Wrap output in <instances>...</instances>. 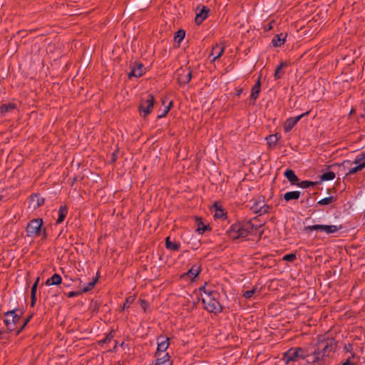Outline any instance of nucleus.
<instances>
[{"instance_id":"nucleus-43","label":"nucleus","mask_w":365,"mask_h":365,"mask_svg":"<svg viewBox=\"0 0 365 365\" xmlns=\"http://www.w3.org/2000/svg\"><path fill=\"white\" fill-rule=\"evenodd\" d=\"M141 307L145 310L146 309V307H147V304L146 303L144 302V301H141Z\"/></svg>"},{"instance_id":"nucleus-32","label":"nucleus","mask_w":365,"mask_h":365,"mask_svg":"<svg viewBox=\"0 0 365 365\" xmlns=\"http://www.w3.org/2000/svg\"><path fill=\"white\" fill-rule=\"evenodd\" d=\"M12 110H14V106L10 103L4 104L1 107V113L4 114Z\"/></svg>"},{"instance_id":"nucleus-3","label":"nucleus","mask_w":365,"mask_h":365,"mask_svg":"<svg viewBox=\"0 0 365 365\" xmlns=\"http://www.w3.org/2000/svg\"><path fill=\"white\" fill-rule=\"evenodd\" d=\"M218 294L215 292H204L202 295V301L204 308L212 313H220L222 310V306L217 300Z\"/></svg>"},{"instance_id":"nucleus-25","label":"nucleus","mask_w":365,"mask_h":365,"mask_svg":"<svg viewBox=\"0 0 365 365\" xmlns=\"http://www.w3.org/2000/svg\"><path fill=\"white\" fill-rule=\"evenodd\" d=\"M280 136L277 134L270 135L266 138V140L269 146L274 147L277 145Z\"/></svg>"},{"instance_id":"nucleus-46","label":"nucleus","mask_w":365,"mask_h":365,"mask_svg":"<svg viewBox=\"0 0 365 365\" xmlns=\"http://www.w3.org/2000/svg\"><path fill=\"white\" fill-rule=\"evenodd\" d=\"M350 163V161H349V160L344 161V162H343V165H344V164H346V163Z\"/></svg>"},{"instance_id":"nucleus-44","label":"nucleus","mask_w":365,"mask_h":365,"mask_svg":"<svg viewBox=\"0 0 365 365\" xmlns=\"http://www.w3.org/2000/svg\"><path fill=\"white\" fill-rule=\"evenodd\" d=\"M68 296H69V297H73V296H75V293H74V292H70V293L68 294Z\"/></svg>"},{"instance_id":"nucleus-19","label":"nucleus","mask_w":365,"mask_h":365,"mask_svg":"<svg viewBox=\"0 0 365 365\" xmlns=\"http://www.w3.org/2000/svg\"><path fill=\"white\" fill-rule=\"evenodd\" d=\"M166 248L172 251H178L180 249V243L175 240L171 241L170 237L165 240Z\"/></svg>"},{"instance_id":"nucleus-37","label":"nucleus","mask_w":365,"mask_h":365,"mask_svg":"<svg viewBox=\"0 0 365 365\" xmlns=\"http://www.w3.org/2000/svg\"><path fill=\"white\" fill-rule=\"evenodd\" d=\"M314 183L312 182L305 180V181H302L299 184H298V186L302 188H307V187H310L311 185H312Z\"/></svg>"},{"instance_id":"nucleus-5","label":"nucleus","mask_w":365,"mask_h":365,"mask_svg":"<svg viewBox=\"0 0 365 365\" xmlns=\"http://www.w3.org/2000/svg\"><path fill=\"white\" fill-rule=\"evenodd\" d=\"M308 356L309 354L301 348L291 349L284 354L283 360L287 364L291 361H296L302 365V361Z\"/></svg>"},{"instance_id":"nucleus-12","label":"nucleus","mask_w":365,"mask_h":365,"mask_svg":"<svg viewBox=\"0 0 365 365\" xmlns=\"http://www.w3.org/2000/svg\"><path fill=\"white\" fill-rule=\"evenodd\" d=\"M145 73V68L141 63H137L133 67L131 71L129 73V77L139 78Z\"/></svg>"},{"instance_id":"nucleus-20","label":"nucleus","mask_w":365,"mask_h":365,"mask_svg":"<svg viewBox=\"0 0 365 365\" xmlns=\"http://www.w3.org/2000/svg\"><path fill=\"white\" fill-rule=\"evenodd\" d=\"M284 175L287 178V180L290 182L291 184L295 185L298 181V178L295 175L294 172L292 170H287L284 172Z\"/></svg>"},{"instance_id":"nucleus-17","label":"nucleus","mask_w":365,"mask_h":365,"mask_svg":"<svg viewBox=\"0 0 365 365\" xmlns=\"http://www.w3.org/2000/svg\"><path fill=\"white\" fill-rule=\"evenodd\" d=\"M61 282V277L58 274L56 273L46 281V284L47 286L58 285Z\"/></svg>"},{"instance_id":"nucleus-22","label":"nucleus","mask_w":365,"mask_h":365,"mask_svg":"<svg viewBox=\"0 0 365 365\" xmlns=\"http://www.w3.org/2000/svg\"><path fill=\"white\" fill-rule=\"evenodd\" d=\"M44 202V200L42 197H38V195H34L31 197L30 200V206L34 208L36 207H39L43 205Z\"/></svg>"},{"instance_id":"nucleus-18","label":"nucleus","mask_w":365,"mask_h":365,"mask_svg":"<svg viewBox=\"0 0 365 365\" xmlns=\"http://www.w3.org/2000/svg\"><path fill=\"white\" fill-rule=\"evenodd\" d=\"M224 46L220 44H216L213 48L211 56H213L212 61L221 56L224 51Z\"/></svg>"},{"instance_id":"nucleus-9","label":"nucleus","mask_w":365,"mask_h":365,"mask_svg":"<svg viewBox=\"0 0 365 365\" xmlns=\"http://www.w3.org/2000/svg\"><path fill=\"white\" fill-rule=\"evenodd\" d=\"M177 76L180 84H186L190 81L192 73L189 68H180L177 71Z\"/></svg>"},{"instance_id":"nucleus-42","label":"nucleus","mask_w":365,"mask_h":365,"mask_svg":"<svg viewBox=\"0 0 365 365\" xmlns=\"http://www.w3.org/2000/svg\"><path fill=\"white\" fill-rule=\"evenodd\" d=\"M342 365H354V364L351 362L350 360H347Z\"/></svg>"},{"instance_id":"nucleus-40","label":"nucleus","mask_w":365,"mask_h":365,"mask_svg":"<svg viewBox=\"0 0 365 365\" xmlns=\"http://www.w3.org/2000/svg\"><path fill=\"white\" fill-rule=\"evenodd\" d=\"M207 230V226L206 225H202V226H200L198 227V228L197 229V232L200 235L204 233L206 230Z\"/></svg>"},{"instance_id":"nucleus-41","label":"nucleus","mask_w":365,"mask_h":365,"mask_svg":"<svg viewBox=\"0 0 365 365\" xmlns=\"http://www.w3.org/2000/svg\"><path fill=\"white\" fill-rule=\"evenodd\" d=\"M38 280H39V278L38 277L36 279L35 283L33 284L32 288H31V294H32L33 298L34 297V295H35V293H36V288H37V284L38 283Z\"/></svg>"},{"instance_id":"nucleus-21","label":"nucleus","mask_w":365,"mask_h":365,"mask_svg":"<svg viewBox=\"0 0 365 365\" xmlns=\"http://www.w3.org/2000/svg\"><path fill=\"white\" fill-rule=\"evenodd\" d=\"M301 192L299 191H291L284 193V199L286 201L296 200L300 197Z\"/></svg>"},{"instance_id":"nucleus-31","label":"nucleus","mask_w":365,"mask_h":365,"mask_svg":"<svg viewBox=\"0 0 365 365\" xmlns=\"http://www.w3.org/2000/svg\"><path fill=\"white\" fill-rule=\"evenodd\" d=\"M185 33L183 30H179L175 36V40L180 43L185 38Z\"/></svg>"},{"instance_id":"nucleus-7","label":"nucleus","mask_w":365,"mask_h":365,"mask_svg":"<svg viewBox=\"0 0 365 365\" xmlns=\"http://www.w3.org/2000/svg\"><path fill=\"white\" fill-rule=\"evenodd\" d=\"M154 104V98L153 96L149 95L146 99H144L142 101L139 110L140 113V115L143 116H146L153 110Z\"/></svg>"},{"instance_id":"nucleus-39","label":"nucleus","mask_w":365,"mask_h":365,"mask_svg":"<svg viewBox=\"0 0 365 365\" xmlns=\"http://www.w3.org/2000/svg\"><path fill=\"white\" fill-rule=\"evenodd\" d=\"M365 159V152L361 154L357 155L354 161V163H357L359 162L362 163V160Z\"/></svg>"},{"instance_id":"nucleus-4","label":"nucleus","mask_w":365,"mask_h":365,"mask_svg":"<svg viewBox=\"0 0 365 365\" xmlns=\"http://www.w3.org/2000/svg\"><path fill=\"white\" fill-rule=\"evenodd\" d=\"M27 235L31 237H41L43 239L47 237L46 228L43 227V220L41 218L31 220L26 227Z\"/></svg>"},{"instance_id":"nucleus-38","label":"nucleus","mask_w":365,"mask_h":365,"mask_svg":"<svg viewBox=\"0 0 365 365\" xmlns=\"http://www.w3.org/2000/svg\"><path fill=\"white\" fill-rule=\"evenodd\" d=\"M296 258L294 254H287L283 257V259L287 262H292Z\"/></svg>"},{"instance_id":"nucleus-27","label":"nucleus","mask_w":365,"mask_h":365,"mask_svg":"<svg viewBox=\"0 0 365 365\" xmlns=\"http://www.w3.org/2000/svg\"><path fill=\"white\" fill-rule=\"evenodd\" d=\"M355 164V166L352 168H351L347 174L350 175V174H353V173H355L361 170H362L363 168H365V161L362 162V163H354Z\"/></svg>"},{"instance_id":"nucleus-6","label":"nucleus","mask_w":365,"mask_h":365,"mask_svg":"<svg viewBox=\"0 0 365 365\" xmlns=\"http://www.w3.org/2000/svg\"><path fill=\"white\" fill-rule=\"evenodd\" d=\"M307 230H319L327 234H332L341 229V225H314L307 226Z\"/></svg>"},{"instance_id":"nucleus-36","label":"nucleus","mask_w":365,"mask_h":365,"mask_svg":"<svg viewBox=\"0 0 365 365\" xmlns=\"http://www.w3.org/2000/svg\"><path fill=\"white\" fill-rule=\"evenodd\" d=\"M134 300H135L134 296H130V297H127L125 302L124 303L122 309H125L126 307H128L129 306V304H132L134 302Z\"/></svg>"},{"instance_id":"nucleus-11","label":"nucleus","mask_w":365,"mask_h":365,"mask_svg":"<svg viewBox=\"0 0 365 365\" xmlns=\"http://www.w3.org/2000/svg\"><path fill=\"white\" fill-rule=\"evenodd\" d=\"M309 113V112L304 113L299 115L295 116V117H291L287 119L284 124V130L285 132L290 131L292 128L297 124V123L302 119V117L304 115H307Z\"/></svg>"},{"instance_id":"nucleus-23","label":"nucleus","mask_w":365,"mask_h":365,"mask_svg":"<svg viewBox=\"0 0 365 365\" xmlns=\"http://www.w3.org/2000/svg\"><path fill=\"white\" fill-rule=\"evenodd\" d=\"M67 212H68V210L65 206H61L59 208V210L58 212V219L56 220L57 224L61 223L65 220Z\"/></svg>"},{"instance_id":"nucleus-13","label":"nucleus","mask_w":365,"mask_h":365,"mask_svg":"<svg viewBox=\"0 0 365 365\" xmlns=\"http://www.w3.org/2000/svg\"><path fill=\"white\" fill-rule=\"evenodd\" d=\"M252 209L255 212H259L260 214H264V213L268 212L269 207L267 204H265L264 200H262V201L259 200L258 202H256L253 205Z\"/></svg>"},{"instance_id":"nucleus-47","label":"nucleus","mask_w":365,"mask_h":365,"mask_svg":"<svg viewBox=\"0 0 365 365\" xmlns=\"http://www.w3.org/2000/svg\"><path fill=\"white\" fill-rule=\"evenodd\" d=\"M354 112V110L351 109V111H350V113H352Z\"/></svg>"},{"instance_id":"nucleus-1","label":"nucleus","mask_w":365,"mask_h":365,"mask_svg":"<svg viewBox=\"0 0 365 365\" xmlns=\"http://www.w3.org/2000/svg\"><path fill=\"white\" fill-rule=\"evenodd\" d=\"M261 228V226L254 225L251 222H247L245 224L237 222L229 228L227 233L230 238L232 240H237L246 237L248 233H252L254 230H259L257 232L261 234L262 232Z\"/></svg>"},{"instance_id":"nucleus-26","label":"nucleus","mask_w":365,"mask_h":365,"mask_svg":"<svg viewBox=\"0 0 365 365\" xmlns=\"http://www.w3.org/2000/svg\"><path fill=\"white\" fill-rule=\"evenodd\" d=\"M97 281H98V277H93V279L91 282H89L88 284H86V285H81V291L83 292H86L88 291H90L91 289H93V287H94V285L96 284Z\"/></svg>"},{"instance_id":"nucleus-29","label":"nucleus","mask_w":365,"mask_h":365,"mask_svg":"<svg viewBox=\"0 0 365 365\" xmlns=\"http://www.w3.org/2000/svg\"><path fill=\"white\" fill-rule=\"evenodd\" d=\"M335 178V174L334 172L332 171H328L324 174L322 175L321 176V180H325V181H327V180H334Z\"/></svg>"},{"instance_id":"nucleus-8","label":"nucleus","mask_w":365,"mask_h":365,"mask_svg":"<svg viewBox=\"0 0 365 365\" xmlns=\"http://www.w3.org/2000/svg\"><path fill=\"white\" fill-rule=\"evenodd\" d=\"M157 345L156 356H163V354H168L166 351L169 346V338L164 336L158 337Z\"/></svg>"},{"instance_id":"nucleus-2","label":"nucleus","mask_w":365,"mask_h":365,"mask_svg":"<svg viewBox=\"0 0 365 365\" xmlns=\"http://www.w3.org/2000/svg\"><path fill=\"white\" fill-rule=\"evenodd\" d=\"M22 312L19 309H13L5 313L4 323L10 331H14L17 329L16 334H19L26 327L29 321V318L21 322Z\"/></svg>"},{"instance_id":"nucleus-16","label":"nucleus","mask_w":365,"mask_h":365,"mask_svg":"<svg viewBox=\"0 0 365 365\" xmlns=\"http://www.w3.org/2000/svg\"><path fill=\"white\" fill-rule=\"evenodd\" d=\"M200 272V266H198L197 264H195L189 269V271L187 273H185L183 275V277H187L190 278V280H193L194 279H195L197 277Z\"/></svg>"},{"instance_id":"nucleus-10","label":"nucleus","mask_w":365,"mask_h":365,"mask_svg":"<svg viewBox=\"0 0 365 365\" xmlns=\"http://www.w3.org/2000/svg\"><path fill=\"white\" fill-rule=\"evenodd\" d=\"M209 9L205 6H198L196 9L195 21L200 24L208 16Z\"/></svg>"},{"instance_id":"nucleus-34","label":"nucleus","mask_w":365,"mask_h":365,"mask_svg":"<svg viewBox=\"0 0 365 365\" xmlns=\"http://www.w3.org/2000/svg\"><path fill=\"white\" fill-rule=\"evenodd\" d=\"M172 104H173V102L170 101L168 105L165 107V109L160 114H158V118H163L164 116H165V115L170 110Z\"/></svg>"},{"instance_id":"nucleus-28","label":"nucleus","mask_w":365,"mask_h":365,"mask_svg":"<svg viewBox=\"0 0 365 365\" xmlns=\"http://www.w3.org/2000/svg\"><path fill=\"white\" fill-rule=\"evenodd\" d=\"M287 66L286 63H281L277 68L274 72V78L276 79L280 78L283 75L282 68Z\"/></svg>"},{"instance_id":"nucleus-15","label":"nucleus","mask_w":365,"mask_h":365,"mask_svg":"<svg viewBox=\"0 0 365 365\" xmlns=\"http://www.w3.org/2000/svg\"><path fill=\"white\" fill-rule=\"evenodd\" d=\"M287 34L281 33L274 36L272 43L274 46L278 47L283 45L286 41Z\"/></svg>"},{"instance_id":"nucleus-30","label":"nucleus","mask_w":365,"mask_h":365,"mask_svg":"<svg viewBox=\"0 0 365 365\" xmlns=\"http://www.w3.org/2000/svg\"><path fill=\"white\" fill-rule=\"evenodd\" d=\"M258 289L257 287H254L251 290H248L243 292V297H245L246 299H251L253 297V296L257 292Z\"/></svg>"},{"instance_id":"nucleus-33","label":"nucleus","mask_w":365,"mask_h":365,"mask_svg":"<svg viewBox=\"0 0 365 365\" xmlns=\"http://www.w3.org/2000/svg\"><path fill=\"white\" fill-rule=\"evenodd\" d=\"M215 217L217 218L223 217L225 215V212L223 210H222L220 207H219L217 205H215Z\"/></svg>"},{"instance_id":"nucleus-24","label":"nucleus","mask_w":365,"mask_h":365,"mask_svg":"<svg viewBox=\"0 0 365 365\" xmlns=\"http://www.w3.org/2000/svg\"><path fill=\"white\" fill-rule=\"evenodd\" d=\"M260 91V81L259 79L256 82L255 85L252 87L251 91V98L255 101L258 96Z\"/></svg>"},{"instance_id":"nucleus-14","label":"nucleus","mask_w":365,"mask_h":365,"mask_svg":"<svg viewBox=\"0 0 365 365\" xmlns=\"http://www.w3.org/2000/svg\"><path fill=\"white\" fill-rule=\"evenodd\" d=\"M155 365H173V361L168 354L156 356Z\"/></svg>"},{"instance_id":"nucleus-45","label":"nucleus","mask_w":365,"mask_h":365,"mask_svg":"<svg viewBox=\"0 0 365 365\" xmlns=\"http://www.w3.org/2000/svg\"><path fill=\"white\" fill-rule=\"evenodd\" d=\"M361 118H365V108H364V113L361 114Z\"/></svg>"},{"instance_id":"nucleus-35","label":"nucleus","mask_w":365,"mask_h":365,"mask_svg":"<svg viewBox=\"0 0 365 365\" xmlns=\"http://www.w3.org/2000/svg\"><path fill=\"white\" fill-rule=\"evenodd\" d=\"M333 201V197L329 196L320 200L318 203L321 205H327L331 203Z\"/></svg>"}]
</instances>
